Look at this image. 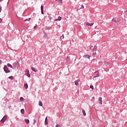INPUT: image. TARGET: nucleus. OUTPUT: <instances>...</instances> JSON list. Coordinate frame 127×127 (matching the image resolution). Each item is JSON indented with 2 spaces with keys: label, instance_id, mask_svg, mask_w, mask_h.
Here are the masks:
<instances>
[{
  "label": "nucleus",
  "instance_id": "nucleus-1",
  "mask_svg": "<svg viewBox=\"0 0 127 127\" xmlns=\"http://www.w3.org/2000/svg\"><path fill=\"white\" fill-rule=\"evenodd\" d=\"M4 71L5 73H9L10 72V70L8 69V68H7V66L6 65L4 66Z\"/></svg>",
  "mask_w": 127,
  "mask_h": 127
},
{
  "label": "nucleus",
  "instance_id": "nucleus-2",
  "mask_svg": "<svg viewBox=\"0 0 127 127\" xmlns=\"http://www.w3.org/2000/svg\"><path fill=\"white\" fill-rule=\"evenodd\" d=\"M25 75L27 76V77H30V74L29 73V70L26 69L25 71Z\"/></svg>",
  "mask_w": 127,
  "mask_h": 127
},
{
  "label": "nucleus",
  "instance_id": "nucleus-3",
  "mask_svg": "<svg viewBox=\"0 0 127 127\" xmlns=\"http://www.w3.org/2000/svg\"><path fill=\"white\" fill-rule=\"evenodd\" d=\"M6 119H7V117L4 116L3 118L1 120V123H4L5 121H6Z\"/></svg>",
  "mask_w": 127,
  "mask_h": 127
},
{
  "label": "nucleus",
  "instance_id": "nucleus-4",
  "mask_svg": "<svg viewBox=\"0 0 127 127\" xmlns=\"http://www.w3.org/2000/svg\"><path fill=\"white\" fill-rule=\"evenodd\" d=\"M112 20L114 21V22H119L120 21V19L117 18H114Z\"/></svg>",
  "mask_w": 127,
  "mask_h": 127
},
{
  "label": "nucleus",
  "instance_id": "nucleus-5",
  "mask_svg": "<svg viewBox=\"0 0 127 127\" xmlns=\"http://www.w3.org/2000/svg\"><path fill=\"white\" fill-rule=\"evenodd\" d=\"M80 82V80H77L74 81V84L76 86H78L79 85V82Z\"/></svg>",
  "mask_w": 127,
  "mask_h": 127
},
{
  "label": "nucleus",
  "instance_id": "nucleus-6",
  "mask_svg": "<svg viewBox=\"0 0 127 127\" xmlns=\"http://www.w3.org/2000/svg\"><path fill=\"white\" fill-rule=\"evenodd\" d=\"M86 25H87V26H93V25H94V23H90L87 22L86 23Z\"/></svg>",
  "mask_w": 127,
  "mask_h": 127
},
{
  "label": "nucleus",
  "instance_id": "nucleus-7",
  "mask_svg": "<svg viewBox=\"0 0 127 127\" xmlns=\"http://www.w3.org/2000/svg\"><path fill=\"white\" fill-rule=\"evenodd\" d=\"M84 57L85 58L87 59H90L91 58V56H89V55H85L84 56Z\"/></svg>",
  "mask_w": 127,
  "mask_h": 127
},
{
  "label": "nucleus",
  "instance_id": "nucleus-8",
  "mask_svg": "<svg viewBox=\"0 0 127 127\" xmlns=\"http://www.w3.org/2000/svg\"><path fill=\"white\" fill-rule=\"evenodd\" d=\"M31 70L34 72H37V69H36V68H35V67H33V66L31 67Z\"/></svg>",
  "mask_w": 127,
  "mask_h": 127
},
{
  "label": "nucleus",
  "instance_id": "nucleus-9",
  "mask_svg": "<svg viewBox=\"0 0 127 127\" xmlns=\"http://www.w3.org/2000/svg\"><path fill=\"white\" fill-rule=\"evenodd\" d=\"M95 73H97V74L96 75V76H94L93 77V80H94V78H97V77H99V71L95 72Z\"/></svg>",
  "mask_w": 127,
  "mask_h": 127
},
{
  "label": "nucleus",
  "instance_id": "nucleus-10",
  "mask_svg": "<svg viewBox=\"0 0 127 127\" xmlns=\"http://www.w3.org/2000/svg\"><path fill=\"white\" fill-rule=\"evenodd\" d=\"M45 125H47L48 124V119L47 118V117H46L45 121Z\"/></svg>",
  "mask_w": 127,
  "mask_h": 127
},
{
  "label": "nucleus",
  "instance_id": "nucleus-11",
  "mask_svg": "<svg viewBox=\"0 0 127 127\" xmlns=\"http://www.w3.org/2000/svg\"><path fill=\"white\" fill-rule=\"evenodd\" d=\"M41 10L42 14H44V13L43 12V5H41Z\"/></svg>",
  "mask_w": 127,
  "mask_h": 127
},
{
  "label": "nucleus",
  "instance_id": "nucleus-12",
  "mask_svg": "<svg viewBox=\"0 0 127 127\" xmlns=\"http://www.w3.org/2000/svg\"><path fill=\"white\" fill-rule=\"evenodd\" d=\"M82 113L84 117L86 116V111H85V110H84V109H82Z\"/></svg>",
  "mask_w": 127,
  "mask_h": 127
},
{
  "label": "nucleus",
  "instance_id": "nucleus-13",
  "mask_svg": "<svg viewBox=\"0 0 127 127\" xmlns=\"http://www.w3.org/2000/svg\"><path fill=\"white\" fill-rule=\"evenodd\" d=\"M66 60L67 62H69V61H71V59H70V57H67L66 59Z\"/></svg>",
  "mask_w": 127,
  "mask_h": 127
},
{
  "label": "nucleus",
  "instance_id": "nucleus-14",
  "mask_svg": "<svg viewBox=\"0 0 127 127\" xmlns=\"http://www.w3.org/2000/svg\"><path fill=\"white\" fill-rule=\"evenodd\" d=\"M39 106H40L41 107H43V105L42 102L41 101L39 102Z\"/></svg>",
  "mask_w": 127,
  "mask_h": 127
},
{
  "label": "nucleus",
  "instance_id": "nucleus-15",
  "mask_svg": "<svg viewBox=\"0 0 127 127\" xmlns=\"http://www.w3.org/2000/svg\"><path fill=\"white\" fill-rule=\"evenodd\" d=\"M99 102H100V104L101 105H102V97H100V98H99Z\"/></svg>",
  "mask_w": 127,
  "mask_h": 127
},
{
  "label": "nucleus",
  "instance_id": "nucleus-16",
  "mask_svg": "<svg viewBox=\"0 0 127 127\" xmlns=\"http://www.w3.org/2000/svg\"><path fill=\"white\" fill-rule=\"evenodd\" d=\"M24 88L26 89H27L28 88V85H27V83L24 84Z\"/></svg>",
  "mask_w": 127,
  "mask_h": 127
},
{
  "label": "nucleus",
  "instance_id": "nucleus-17",
  "mask_svg": "<svg viewBox=\"0 0 127 127\" xmlns=\"http://www.w3.org/2000/svg\"><path fill=\"white\" fill-rule=\"evenodd\" d=\"M25 122L26 124H29V120L28 119H25Z\"/></svg>",
  "mask_w": 127,
  "mask_h": 127
},
{
  "label": "nucleus",
  "instance_id": "nucleus-18",
  "mask_svg": "<svg viewBox=\"0 0 127 127\" xmlns=\"http://www.w3.org/2000/svg\"><path fill=\"white\" fill-rule=\"evenodd\" d=\"M7 66L8 67H9L10 68H12V65H11V64H7Z\"/></svg>",
  "mask_w": 127,
  "mask_h": 127
},
{
  "label": "nucleus",
  "instance_id": "nucleus-19",
  "mask_svg": "<svg viewBox=\"0 0 127 127\" xmlns=\"http://www.w3.org/2000/svg\"><path fill=\"white\" fill-rule=\"evenodd\" d=\"M30 19H31V18H29V19H26L25 20H24V21H29Z\"/></svg>",
  "mask_w": 127,
  "mask_h": 127
},
{
  "label": "nucleus",
  "instance_id": "nucleus-20",
  "mask_svg": "<svg viewBox=\"0 0 127 127\" xmlns=\"http://www.w3.org/2000/svg\"><path fill=\"white\" fill-rule=\"evenodd\" d=\"M21 114H24V109H22L21 110Z\"/></svg>",
  "mask_w": 127,
  "mask_h": 127
},
{
  "label": "nucleus",
  "instance_id": "nucleus-21",
  "mask_svg": "<svg viewBox=\"0 0 127 127\" xmlns=\"http://www.w3.org/2000/svg\"><path fill=\"white\" fill-rule=\"evenodd\" d=\"M23 100H24V99L23 98H22V97L20 98V102H22L23 101Z\"/></svg>",
  "mask_w": 127,
  "mask_h": 127
},
{
  "label": "nucleus",
  "instance_id": "nucleus-22",
  "mask_svg": "<svg viewBox=\"0 0 127 127\" xmlns=\"http://www.w3.org/2000/svg\"><path fill=\"white\" fill-rule=\"evenodd\" d=\"M90 89H92V90H94V86L93 85H90Z\"/></svg>",
  "mask_w": 127,
  "mask_h": 127
},
{
  "label": "nucleus",
  "instance_id": "nucleus-23",
  "mask_svg": "<svg viewBox=\"0 0 127 127\" xmlns=\"http://www.w3.org/2000/svg\"><path fill=\"white\" fill-rule=\"evenodd\" d=\"M9 79H10V80H13V76H9Z\"/></svg>",
  "mask_w": 127,
  "mask_h": 127
},
{
  "label": "nucleus",
  "instance_id": "nucleus-24",
  "mask_svg": "<svg viewBox=\"0 0 127 127\" xmlns=\"http://www.w3.org/2000/svg\"><path fill=\"white\" fill-rule=\"evenodd\" d=\"M57 1H59L60 3H62V0H56Z\"/></svg>",
  "mask_w": 127,
  "mask_h": 127
},
{
  "label": "nucleus",
  "instance_id": "nucleus-25",
  "mask_svg": "<svg viewBox=\"0 0 127 127\" xmlns=\"http://www.w3.org/2000/svg\"><path fill=\"white\" fill-rule=\"evenodd\" d=\"M59 20V21H60V20H61V19H62V18H61V17H59V18H58Z\"/></svg>",
  "mask_w": 127,
  "mask_h": 127
},
{
  "label": "nucleus",
  "instance_id": "nucleus-26",
  "mask_svg": "<svg viewBox=\"0 0 127 127\" xmlns=\"http://www.w3.org/2000/svg\"><path fill=\"white\" fill-rule=\"evenodd\" d=\"M56 127H61V125L57 124V125H56Z\"/></svg>",
  "mask_w": 127,
  "mask_h": 127
},
{
  "label": "nucleus",
  "instance_id": "nucleus-27",
  "mask_svg": "<svg viewBox=\"0 0 127 127\" xmlns=\"http://www.w3.org/2000/svg\"><path fill=\"white\" fill-rule=\"evenodd\" d=\"M61 37L63 38V39H64V35H63Z\"/></svg>",
  "mask_w": 127,
  "mask_h": 127
},
{
  "label": "nucleus",
  "instance_id": "nucleus-28",
  "mask_svg": "<svg viewBox=\"0 0 127 127\" xmlns=\"http://www.w3.org/2000/svg\"><path fill=\"white\" fill-rule=\"evenodd\" d=\"M34 29H36V28H37V26H35L34 27Z\"/></svg>",
  "mask_w": 127,
  "mask_h": 127
},
{
  "label": "nucleus",
  "instance_id": "nucleus-29",
  "mask_svg": "<svg viewBox=\"0 0 127 127\" xmlns=\"http://www.w3.org/2000/svg\"><path fill=\"white\" fill-rule=\"evenodd\" d=\"M55 21H59V20L58 19H56L55 20Z\"/></svg>",
  "mask_w": 127,
  "mask_h": 127
},
{
  "label": "nucleus",
  "instance_id": "nucleus-30",
  "mask_svg": "<svg viewBox=\"0 0 127 127\" xmlns=\"http://www.w3.org/2000/svg\"><path fill=\"white\" fill-rule=\"evenodd\" d=\"M2 21V19L1 18H0V23Z\"/></svg>",
  "mask_w": 127,
  "mask_h": 127
},
{
  "label": "nucleus",
  "instance_id": "nucleus-31",
  "mask_svg": "<svg viewBox=\"0 0 127 127\" xmlns=\"http://www.w3.org/2000/svg\"><path fill=\"white\" fill-rule=\"evenodd\" d=\"M1 11V6H0V12Z\"/></svg>",
  "mask_w": 127,
  "mask_h": 127
},
{
  "label": "nucleus",
  "instance_id": "nucleus-32",
  "mask_svg": "<svg viewBox=\"0 0 127 127\" xmlns=\"http://www.w3.org/2000/svg\"><path fill=\"white\" fill-rule=\"evenodd\" d=\"M96 55V53H93V54H92V55Z\"/></svg>",
  "mask_w": 127,
  "mask_h": 127
},
{
  "label": "nucleus",
  "instance_id": "nucleus-33",
  "mask_svg": "<svg viewBox=\"0 0 127 127\" xmlns=\"http://www.w3.org/2000/svg\"><path fill=\"white\" fill-rule=\"evenodd\" d=\"M94 48H95V49H97V47L95 46V47H94Z\"/></svg>",
  "mask_w": 127,
  "mask_h": 127
},
{
  "label": "nucleus",
  "instance_id": "nucleus-34",
  "mask_svg": "<svg viewBox=\"0 0 127 127\" xmlns=\"http://www.w3.org/2000/svg\"><path fill=\"white\" fill-rule=\"evenodd\" d=\"M1 64V61H0V65Z\"/></svg>",
  "mask_w": 127,
  "mask_h": 127
},
{
  "label": "nucleus",
  "instance_id": "nucleus-35",
  "mask_svg": "<svg viewBox=\"0 0 127 127\" xmlns=\"http://www.w3.org/2000/svg\"><path fill=\"white\" fill-rule=\"evenodd\" d=\"M82 8H84V6L83 5H82Z\"/></svg>",
  "mask_w": 127,
  "mask_h": 127
},
{
  "label": "nucleus",
  "instance_id": "nucleus-36",
  "mask_svg": "<svg viewBox=\"0 0 127 127\" xmlns=\"http://www.w3.org/2000/svg\"><path fill=\"white\" fill-rule=\"evenodd\" d=\"M92 99H95V97H92Z\"/></svg>",
  "mask_w": 127,
  "mask_h": 127
},
{
  "label": "nucleus",
  "instance_id": "nucleus-37",
  "mask_svg": "<svg viewBox=\"0 0 127 127\" xmlns=\"http://www.w3.org/2000/svg\"><path fill=\"white\" fill-rule=\"evenodd\" d=\"M2 0H0V1H2Z\"/></svg>",
  "mask_w": 127,
  "mask_h": 127
},
{
  "label": "nucleus",
  "instance_id": "nucleus-38",
  "mask_svg": "<svg viewBox=\"0 0 127 127\" xmlns=\"http://www.w3.org/2000/svg\"><path fill=\"white\" fill-rule=\"evenodd\" d=\"M107 64H109V63H107Z\"/></svg>",
  "mask_w": 127,
  "mask_h": 127
},
{
  "label": "nucleus",
  "instance_id": "nucleus-39",
  "mask_svg": "<svg viewBox=\"0 0 127 127\" xmlns=\"http://www.w3.org/2000/svg\"><path fill=\"white\" fill-rule=\"evenodd\" d=\"M126 12H127V11H126Z\"/></svg>",
  "mask_w": 127,
  "mask_h": 127
}]
</instances>
